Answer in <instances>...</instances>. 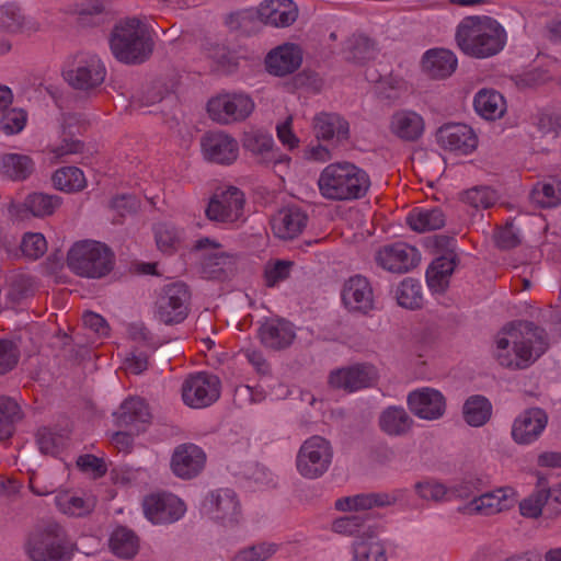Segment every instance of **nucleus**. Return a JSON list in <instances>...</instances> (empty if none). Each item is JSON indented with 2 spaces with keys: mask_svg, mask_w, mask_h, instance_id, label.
Here are the masks:
<instances>
[{
  "mask_svg": "<svg viewBox=\"0 0 561 561\" xmlns=\"http://www.w3.org/2000/svg\"><path fill=\"white\" fill-rule=\"evenodd\" d=\"M343 305L354 312L367 313L374 308V293L367 278L356 275L350 277L341 293Z\"/></svg>",
  "mask_w": 561,
  "mask_h": 561,
  "instance_id": "nucleus-26",
  "label": "nucleus"
},
{
  "mask_svg": "<svg viewBox=\"0 0 561 561\" xmlns=\"http://www.w3.org/2000/svg\"><path fill=\"white\" fill-rule=\"evenodd\" d=\"M344 53L348 60L363 62L374 57L375 47L368 37L354 35L346 42Z\"/></svg>",
  "mask_w": 561,
  "mask_h": 561,
  "instance_id": "nucleus-49",
  "label": "nucleus"
},
{
  "mask_svg": "<svg viewBox=\"0 0 561 561\" xmlns=\"http://www.w3.org/2000/svg\"><path fill=\"white\" fill-rule=\"evenodd\" d=\"M414 491L421 500L427 502H442L449 495V488L435 479L417 481Z\"/></svg>",
  "mask_w": 561,
  "mask_h": 561,
  "instance_id": "nucleus-51",
  "label": "nucleus"
},
{
  "mask_svg": "<svg viewBox=\"0 0 561 561\" xmlns=\"http://www.w3.org/2000/svg\"><path fill=\"white\" fill-rule=\"evenodd\" d=\"M446 217L437 207H415L407 216L408 226L416 232H427L445 226Z\"/></svg>",
  "mask_w": 561,
  "mask_h": 561,
  "instance_id": "nucleus-38",
  "label": "nucleus"
},
{
  "mask_svg": "<svg viewBox=\"0 0 561 561\" xmlns=\"http://www.w3.org/2000/svg\"><path fill=\"white\" fill-rule=\"evenodd\" d=\"M150 25L140 18H126L117 22L112 31L110 47L114 57L128 65L142 64L153 51Z\"/></svg>",
  "mask_w": 561,
  "mask_h": 561,
  "instance_id": "nucleus-3",
  "label": "nucleus"
},
{
  "mask_svg": "<svg viewBox=\"0 0 561 561\" xmlns=\"http://www.w3.org/2000/svg\"><path fill=\"white\" fill-rule=\"evenodd\" d=\"M494 356L503 367L524 369L547 350L545 331L530 322L504 327L495 336Z\"/></svg>",
  "mask_w": 561,
  "mask_h": 561,
  "instance_id": "nucleus-1",
  "label": "nucleus"
},
{
  "mask_svg": "<svg viewBox=\"0 0 561 561\" xmlns=\"http://www.w3.org/2000/svg\"><path fill=\"white\" fill-rule=\"evenodd\" d=\"M67 266L80 277L102 278L113 270L114 254L99 241H78L67 253Z\"/></svg>",
  "mask_w": 561,
  "mask_h": 561,
  "instance_id": "nucleus-6",
  "label": "nucleus"
},
{
  "mask_svg": "<svg viewBox=\"0 0 561 561\" xmlns=\"http://www.w3.org/2000/svg\"><path fill=\"white\" fill-rule=\"evenodd\" d=\"M456 39L468 56L488 58L499 54L505 46L506 33L493 19L469 16L458 25Z\"/></svg>",
  "mask_w": 561,
  "mask_h": 561,
  "instance_id": "nucleus-4",
  "label": "nucleus"
},
{
  "mask_svg": "<svg viewBox=\"0 0 561 561\" xmlns=\"http://www.w3.org/2000/svg\"><path fill=\"white\" fill-rule=\"evenodd\" d=\"M461 201L474 209H486L496 203L497 194L488 186H474L461 194Z\"/></svg>",
  "mask_w": 561,
  "mask_h": 561,
  "instance_id": "nucleus-48",
  "label": "nucleus"
},
{
  "mask_svg": "<svg viewBox=\"0 0 561 561\" xmlns=\"http://www.w3.org/2000/svg\"><path fill=\"white\" fill-rule=\"evenodd\" d=\"M54 186L67 193L78 192L87 186V179L83 172L77 167H64L53 175Z\"/></svg>",
  "mask_w": 561,
  "mask_h": 561,
  "instance_id": "nucleus-43",
  "label": "nucleus"
},
{
  "mask_svg": "<svg viewBox=\"0 0 561 561\" xmlns=\"http://www.w3.org/2000/svg\"><path fill=\"white\" fill-rule=\"evenodd\" d=\"M66 82L76 90L90 91L106 78V67L94 54H80L62 72Z\"/></svg>",
  "mask_w": 561,
  "mask_h": 561,
  "instance_id": "nucleus-9",
  "label": "nucleus"
},
{
  "mask_svg": "<svg viewBox=\"0 0 561 561\" xmlns=\"http://www.w3.org/2000/svg\"><path fill=\"white\" fill-rule=\"evenodd\" d=\"M376 262L389 272L405 273L419 264L420 253L405 242H394L378 250Z\"/></svg>",
  "mask_w": 561,
  "mask_h": 561,
  "instance_id": "nucleus-20",
  "label": "nucleus"
},
{
  "mask_svg": "<svg viewBox=\"0 0 561 561\" xmlns=\"http://www.w3.org/2000/svg\"><path fill=\"white\" fill-rule=\"evenodd\" d=\"M19 360V350L14 343L0 340V375L11 370Z\"/></svg>",
  "mask_w": 561,
  "mask_h": 561,
  "instance_id": "nucleus-61",
  "label": "nucleus"
},
{
  "mask_svg": "<svg viewBox=\"0 0 561 561\" xmlns=\"http://www.w3.org/2000/svg\"><path fill=\"white\" fill-rule=\"evenodd\" d=\"M312 129L317 139L337 140L348 136V123L336 113L320 112L312 119Z\"/></svg>",
  "mask_w": 561,
  "mask_h": 561,
  "instance_id": "nucleus-34",
  "label": "nucleus"
},
{
  "mask_svg": "<svg viewBox=\"0 0 561 561\" xmlns=\"http://www.w3.org/2000/svg\"><path fill=\"white\" fill-rule=\"evenodd\" d=\"M21 249L25 256L36 260L47 251V242L42 233L28 232L23 237Z\"/></svg>",
  "mask_w": 561,
  "mask_h": 561,
  "instance_id": "nucleus-58",
  "label": "nucleus"
},
{
  "mask_svg": "<svg viewBox=\"0 0 561 561\" xmlns=\"http://www.w3.org/2000/svg\"><path fill=\"white\" fill-rule=\"evenodd\" d=\"M277 551V543L263 541L239 551L233 561H267Z\"/></svg>",
  "mask_w": 561,
  "mask_h": 561,
  "instance_id": "nucleus-55",
  "label": "nucleus"
},
{
  "mask_svg": "<svg viewBox=\"0 0 561 561\" xmlns=\"http://www.w3.org/2000/svg\"><path fill=\"white\" fill-rule=\"evenodd\" d=\"M366 522L367 517L360 514L342 516L332 522L331 529L342 536H358L365 534Z\"/></svg>",
  "mask_w": 561,
  "mask_h": 561,
  "instance_id": "nucleus-52",
  "label": "nucleus"
},
{
  "mask_svg": "<svg viewBox=\"0 0 561 561\" xmlns=\"http://www.w3.org/2000/svg\"><path fill=\"white\" fill-rule=\"evenodd\" d=\"M35 171V161L24 153L9 152L0 157V175L4 179L22 182Z\"/></svg>",
  "mask_w": 561,
  "mask_h": 561,
  "instance_id": "nucleus-36",
  "label": "nucleus"
},
{
  "mask_svg": "<svg viewBox=\"0 0 561 561\" xmlns=\"http://www.w3.org/2000/svg\"><path fill=\"white\" fill-rule=\"evenodd\" d=\"M307 215L297 207H287L277 213L272 220V229L279 239H293L306 228Z\"/></svg>",
  "mask_w": 561,
  "mask_h": 561,
  "instance_id": "nucleus-32",
  "label": "nucleus"
},
{
  "mask_svg": "<svg viewBox=\"0 0 561 561\" xmlns=\"http://www.w3.org/2000/svg\"><path fill=\"white\" fill-rule=\"evenodd\" d=\"M545 514L549 518H557L561 515V483L545 491Z\"/></svg>",
  "mask_w": 561,
  "mask_h": 561,
  "instance_id": "nucleus-63",
  "label": "nucleus"
},
{
  "mask_svg": "<svg viewBox=\"0 0 561 561\" xmlns=\"http://www.w3.org/2000/svg\"><path fill=\"white\" fill-rule=\"evenodd\" d=\"M254 110V100L243 91L220 92L207 102L209 117L221 125L243 122Z\"/></svg>",
  "mask_w": 561,
  "mask_h": 561,
  "instance_id": "nucleus-7",
  "label": "nucleus"
},
{
  "mask_svg": "<svg viewBox=\"0 0 561 561\" xmlns=\"http://www.w3.org/2000/svg\"><path fill=\"white\" fill-rule=\"evenodd\" d=\"M32 561H70L73 543L56 522L36 524L26 534L23 545Z\"/></svg>",
  "mask_w": 561,
  "mask_h": 561,
  "instance_id": "nucleus-5",
  "label": "nucleus"
},
{
  "mask_svg": "<svg viewBox=\"0 0 561 561\" xmlns=\"http://www.w3.org/2000/svg\"><path fill=\"white\" fill-rule=\"evenodd\" d=\"M458 66L456 55L446 48H432L426 50L421 59V69L432 79H446L450 77Z\"/></svg>",
  "mask_w": 561,
  "mask_h": 561,
  "instance_id": "nucleus-30",
  "label": "nucleus"
},
{
  "mask_svg": "<svg viewBox=\"0 0 561 561\" xmlns=\"http://www.w3.org/2000/svg\"><path fill=\"white\" fill-rule=\"evenodd\" d=\"M378 378L375 366L356 364L333 370L329 376V383L335 389L355 392L373 386Z\"/></svg>",
  "mask_w": 561,
  "mask_h": 561,
  "instance_id": "nucleus-18",
  "label": "nucleus"
},
{
  "mask_svg": "<svg viewBox=\"0 0 561 561\" xmlns=\"http://www.w3.org/2000/svg\"><path fill=\"white\" fill-rule=\"evenodd\" d=\"M409 409L419 419L436 421L446 411V399L444 394L431 387H422L411 391L407 399Z\"/></svg>",
  "mask_w": 561,
  "mask_h": 561,
  "instance_id": "nucleus-22",
  "label": "nucleus"
},
{
  "mask_svg": "<svg viewBox=\"0 0 561 561\" xmlns=\"http://www.w3.org/2000/svg\"><path fill=\"white\" fill-rule=\"evenodd\" d=\"M456 266V254L448 251L435 259L426 270V283L434 293H443L449 284L450 276Z\"/></svg>",
  "mask_w": 561,
  "mask_h": 561,
  "instance_id": "nucleus-37",
  "label": "nucleus"
},
{
  "mask_svg": "<svg viewBox=\"0 0 561 561\" xmlns=\"http://www.w3.org/2000/svg\"><path fill=\"white\" fill-rule=\"evenodd\" d=\"M108 545L118 558L131 559L139 550V538L131 529L119 526L111 534Z\"/></svg>",
  "mask_w": 561,
  "mask_h": 561,
  "instance_id": "nucleus-42",
  "label": "nucleus"
},
{
  "mask_svg": "<svg viewBox=\"0 0 561 561\" xmlns=\"http://www.w3.org/2000/svg\"><path fill=\"white\" fill-rule=\"evenodd\" d=\"M302 49L294 43H284L268 51L265 67L268 73L285 77L298 70L302 64Z\"/></svg>",
  "mask_w": 561,
  "mask_h": 561,
  "instance_id": "nucleus-24",
  "label": "nucleus"
},
{
  "mask_svg": "<svg viewBox=\"0 0 561 561\" xmlns=\"http://www.w3.org/2000/svg\"><path fill=\"white\" fill-rule=\"evenodd\" d=\"M154 238L158 249L163 253H173L184 240V231L172 224H158L154 228Z\"/></svg>",
  "mask_w": 561,
  "mask_h": 561,
  "instance_id": "nucleus-45",
  "label": "nucleus"
},
{
  "mask_svg": "<svg viewBox=\"0 0 561 561\" xmlns=\"http://www.w3.org/2000/svg\"><path fill=\"white\" fill-rule=\"evenodd\" d=\"M220 396V380L207 373L191 375L182 385L183 402L193 409L211 405Z\"/></svg>",
  "mask_w": 561,
  "mask_h": 561,
  "instance_id": "nucleus-12",
  "label": "nucleus"
},
{
  "mask_svg": "<svg viewBox=\"0 0 561 561\" xmlns=\"http://www.w3.org/2000/svg\"><path fill=\"white\" fill-rule=\"evenodd\" d=\"M350 561H388L386 546L375 536L360 537L351 546Z\"/></svg>",
  "mask_w": 561,
  "mask_h": 561,
  "instance_id": "nucleus-39",
  "label": "nucleus"
},
{
  "mask_svg": "<svg viewBox=\"0 0 561 561\" xmlns=\"http://www.w3.org/2000/svg\"><path fill=\"white\" fill-rule=\"evenodd\" d=\"M117 425L135 428L139 432L150 420L148 405L140 398H129L122 402L114 413Z\"/></svg>",
  "mask_w": 561,
  "mask_h": 561,
  "instance_id": "nucleus-35",
  "label": "nucleus"
},
{
  "mask_svg": "<svg viewBox=\"0 0 561 561\" xmlns=\"http://www.w3.org/2000/svg\"><path fill=\"white\" fill-rule=\"evenodd\" d=\"M26 113L23 110L12 108L7 111L0 119V128L7 135L22 131L26 124Z\"/></svg>",
  "mask_w": 561,
  "mask_h": 561,
  "instance_id": "nucleus-59",
  "label": "nucleus"
},
{
  "mask_svg": "<svg viewBox=\"0 0 561 561\" xmlns=\"http://www.w3.org/2000/svg\"><path fill=\"white\" fill-rule=\"evenodd\" d=\"M190 293L182 283L165 286L156 302V318L164 324L182 322L188 312Z\"/></svg>",
  "mask_w": 561,
  "mask_h": 561,
  "instance_id": "nucleus-14",
  "label": "nucleus"
},
{
  "mask_svg": "<svg viewBox=\"0 0 561 561\" xmlns=\"http://www.w3.org/2000/svg\"><path fill=\"white\" fill-rule=\"evenodd\" d=\"M202 153L205 160L229 165L239 156V144L225 131H209L201 140Z\"/></svg>",
  "mask_w": 561,
  "mask_h": 561,
  "instance_id": "nucleus-21",
  "label": "nucleus"
},
{
  "mask_svg": "<svg viewBox=\"0 0 561 561\" xmlns=\"http://www.w3.org/2000/svg\"><path fill=\"white\" fill-rule=\"evenodd\" d=\"M545 508V490L535 491L519 503L520 514L528 518H537Z\"/></svg>",
  "mask_w": 561,
  "mask_h": 561,
  "instance_id": "nucleus-60",
  "label": "nucleus"
},
{
  "mask_svg": "<svg viewBox=\"0 0 561 561\" xmlns=\"http://www.w3.org/2000/svg\"><path fill=\"white\" fill-rule=\"evenodd\" d=\"M145 516L152 524H171L186 512L184 502L171 493H153L144 499Z\"/></svg>",
  "mask_w": 561,
  "mask_h": 561,
  "instance_id": "nucleus-16",
  "label": "nucleus"
},
{
  "mask_svg": "<svg viewBox=\"0 0 561 561\" xmlns=\"http://www.w3.org/2000/svg\"><path fill=\"white\" fill-rule=\"evenodd\" d=\"M394 296L401 307L416 309L423 300L422 285L414 278H404L396 288Z\"/></svg>",
  "mask_w": 561,
  "mask_h": 561,
  "instance_id": "nucleus-46",
  "label": "nucleus"
},
{
  "mask_svg": "<svg viewBox=\"0 0 561 561\" xmlns=\"http://www.w3.org/2000/svg\"><path fill=\"white\" fill-rule=\"evenodd\" d=\"M203 512L224 527H233L242 520L240 502L230 489H219L207 495L203 502Z\"/></svg>",
  "mask_w": 561,
  "mask_h": 561,
  "instance_id": "nucleus-10",
  "label": "nucleus"
},
{
  "mask_svg": "<svg viewBox=\"0 0 561 561\" xmlns=\"http://www.w3.org/2000/svg\"><path fill=\"white\" fill-rule=\"evenodd\" d=\"M516 501V491L511 486H502L473 496L459 507V512L468 516H493L512 508Z\"/></svg>",
  "mask_w": 561,
  "mask_h": 561,
  "instance_id": "nucleus-11",
  "label": "nucleus"
},
{
  "mask_svg": "<svg viewBox=\"0 0 561 561\" xmlns=\"http://www.w3.org/2000/svg\"><path fill=\"white\" fill-rule=\"evenodd\" d=\"M259 337L264 346L283 350L293 343L296 333L290 322L284 319H267L260 325Z\"/></svg>",
  "mask_w": 561,
  "mask_h": 561,
  "instance_id": "nucleus-31",
  "label": "nucleus"
},
{
  "mask_svg": "<svg viewBox=\"0 0 561 561\" xmlns=\"http://www.w3.org/2000/svg\"><path fill=\"white\" fill-rule=\"evenodd\" d=\"M531 201L541 207H556L561 203V181L538 183L531 191Z\"/></svg>",
  "mask_w": 561,
  "mask_h": 561,
  "instance_id": "nucleus-47",
  "label": "nucleus"
},
{
  "mask_svg": "<svg viewBox=\"0 0 561 561\" xmlns=\"http://www.w3.org/2000/svg\"><path fill=\"white\" fill-rule=\"evenodd\" d=\"M58 510L69 516H83L89 514L95 506L92 496L78 494L76 492L62 491L55 497Z\"/></svg>",
  "mask_w": 561,
  "mask_h": 561,
  "instance_id": "nucleus-41",
  "label": "nucleus"
},
{
  "mask_svg": "<svg viewBox=\"0 0 561 561\" xmlns=\"http://www.w3.org/2000/svg\"><path fill=\"white\" fill-rule=\"evenodd\" d=\"M409 491L396 489L390 492L359 493L335 500L334 508L343 513H362L374 507H385L407 501Z\"/></svg>",
  "mask_w": 561,
  "mask_h": 561,
  "instance_id": "nucleus-15",
  "label": "nucleus"
},
{
  "mask_svg": "<svg viewBox=\"0 0 561 561\" xmlns=\"http://www.w3.org/2000/svg\"><path fill=\"white\" fill-rule=\"evenodd\" d=\"M320 195L330 202H353L366 196L370 187L368 173L350 161L325 165L317 180Z\"/></svg>",
  "mask_w": 561,
  "mask_h": 561,
  "instance_id": "nucleus-2",
  "label": "nucleus"
},
{
  "mask_svg": "<svg viewBox=\"0 0 561 561\" xmlns=\"http://www.w3.org/2000/svg\"><path fill=\"white\" fill-rule=\"evenodd\" d=\"M60 205L57 196L33 193L24 202V207L36 217L51 215Z\"/></svg>",
  "mask_w": 561,
  "mask_h": 561,
  "instance_id": "nucleus-50",
  "label": "nucleus"
},
{
  "mask_svg": "<svg viewBox=\"0 0 561 561\" xmlns=\"http://www.w3.org/2000/svg\"><path fill=\"white\" fill-rule=\"evenodd\" d=\"M491 413V403L481 396H472L463 404V417L471 426H482L489 421Z\"/></svg>",
  "mask_w": 561,
  "mask_h": 561,
  "instance_id": "nucleus-44",
  "label": "nucleus"
},
{
  "mask_svg": "<svg viewBox=\"0 0 561 561\" xmlns=\"http://www.w3.org/2000/svg\"><path fill=\"white\" fill-rule=\"evenodd\" d=\"M0 27L11 33L26 27V19L18 5L7 3L0 7Z\"/></svg>",
  "mask_w": 561,
  "mask_h": 561,
  "instance_id": "nucleus-53",
  "label": "nucleus"
},
{
  "mask_svg": "<svg viewBox=\"0 0 561 561\" xmlns=\"http://www.w3.org/2000/svg\"><path fill=\"white\" fill-rule=\"evenodd\" d=\"M389 131L393 137L402 141L414 142L423 137L425 121L416 111L408 108L397 110L389 119Z\"/></svg>",
  "mask_w": 561,
  "mask_h": 561,
  "instance_id": "nucleus-25",
  "label": "nucleus"
},
{
  "mask_svg": "<svg viewBox=\"0 0 561 561\" xmlns=\"http://www.w3.org/2000/svg\"><path fill=\"white\" fill-rule=\"evenodd\" d=\"M19 414L20 408L14 400L0 397V440L11 436L12 424Z\"/></svg>",
  "mask_w": 561,
  "mask_h": 561,
  "instance_id": "nucleus-54",
  "label": "nucleus"
},
{
  "mask_svg": "<svg viewBox=\"0 0 561 561\" xmlns=\"http://www.w3.org/2000/svg\"><path fill=\"white\" fill-rule=\"evenodd\" d=\"M244 195L234 186L217 190L205 210L211 221L232 224L243 216Z\"/></svg>",
  "mask_w": 561,
  "mask_h": 561,
  "instance_id": "nucleus-13",
  "label": "nucleus"
},
{
  "mask_svg": "<svg viewBox=\"0 0 561 561\" xmlns=\"http://www.w3.org/2000/svg\"><path fill=\"white\" fill-rule=\"evenodd\" d=\"M206 462V455L202 448L194 444H184L175 448L171 468L175 476L182 479L196 477Z\"/></svg>",
  "mask_w": 561,
  "mask_h": 561,
  "instance_id": "nucleus-29",
  "label": "nucleus"
},
{
  "mask_svg": "<svg viewBox=\"0 0 561 561\" xmlns=\"http://www.w3.org/2000/svg\"><path fill=\"white\" fill-rule=\"evenodd\" d=\"M413 420L402 407H388L379 416V426L390 436L404 435L411 428Z\"/></svg>",
  "mask_w": 561,
  "mask_h": 561,
  "instance_id": "nucleus-40",
  "label": "nucleus"
},
{
  "mask_svg": "<svg viewBox=\"0 0 561 561\" xmlns=\"http://www.w3.org/2000/svg\"><path fill=\"white\" fill-rule=\"evenodd\" d=\"M197 251H207V257L203 263V275L207 278L219 279L230 270L233 259L225 252L221 245L214 239L201 238L195 244Z\"/></svg>",
  "mask_w": 561,
  "mask_h": 561,
  "instance_id": "nucleus-28",
  "label": "nucleus"
},
{
  "mask_svg": "<svg viewBox=\"0 0 561 561\" xmlns=\"http://www.w3.org/2000/svg\"><path fill=\"white\" fill-rule=\"evenodd\" d=\"M77 466L81 471L92 473L94 477H101L106 472L103 459L89 454L81 455L77 459Z\"/></svg>",
  "mask_w": 561,
  "mask_h": 561,
  "instance_id": "nucleus-64",
  "label": "nucleus"
},
{
  "mask_svg": "<svg viewBox=\"0 0 561 561\" xmlns=\"http://www.w3.org/2000/svg\"><path fill=\"white\" fill-rule=\"evenodd\" d=\"M473 108L480 117L495 121L504 116L507 103L504 95L497 90L483 88L473 98Z\"/></svg>",
  "mask_w": 561,
  "mask_h": 561,
  "instance_id": "nucleus-33",
  "label": "nucleus"
},
{
  "mask_svg": "<svg viewBox=\"0 0 561 561\" xmlns=\"http://www.w3.org/2000/svg\"><path fill=\"white\" fill-rule=\"evenodd\" d=\"M547 424L548 416L542 409H527L513 421L512 439L518 445H531L542 435Z\"/></svg>",
  "mask_w": 561,
  "mask_h": 561,
  "instance_id": "nucleus-23",
  "label": "nucleus"
},
{
  "mask_svg": "<svg viewBox=\"0 0 561 561\" xmlns=\"http://www.w3.org/2000/svg\"><path fill=\"white\" fill-rule=\"evenodd\" d=\"M257 19L273 27H288L299 15L297 4L293 0H264L256 9Z\"/></svg>",
  "mask_w": 561,
  "mask_h": 561,
  "instance_id": "nucleus-27",
  "label": "nucleus"
},
{
  "mask_svg": "<svg viewBox=\"0 0 561 561\" xmlns=\"http://www.w3.org/2000/svg\"><path fill=\"white\" fill-rule=\"evenodd\" d=\"M293 265L294 263L287 260H275L266 263L264 270L265 284L273 287L285 280L289 276Z\"/></svg>",
  "mask_w": 561,
  "mask_h": 561,
  "instance_id": "nucleus-57",
  "label": "nucleus"
},
{
  "mask_svg": "<svg viewBox=\"0 0 561 561\" xmlns=\"http://www.w3.org/2000/svg\"><path fill=\"white\" fill-rule=\"evenodd\" d=\"M438 146L455 156L471 154L478 147V137L468 125L449 124L436 134Z\"/></svg>",
  "mask_w": 561,
  "mask_h": 561,
  "instance_id": "nucleus-17",
  "label": "nucleus"
},
{
  "mask_svg": "<svg viewBox=\"0 0 561 561\" xmlns=\"http://www.w3.org/2000/svg\"><path fill=\"white\" fill-rule=\"evenodd\" d=\"M67 443V437L56 431L42 428L37 433V444L43 454L57 455Z\"/></svg>",
  "mask_w": 561,
  "mask_h": 561,
  "instance_id": "nucleus-56",
  "label": "nucleus"
},
{
  "mask_svg": "<svg viewBox=\"0 0 561 561\" xmlns=\"http://www.w3.org/2000/svg\"><path fill=\"white\" fill-rule=\"evenodd\" d=\"M242 145L244 150L250 152L257 163L264 165L285 163L286 167L289 165L290 158L275 148L273 136L267 131L257 129L245 133Z\"/></svg>",
  "mask_w": 561,
  "mask_h": 561,
  "instance_id": "nucleus-19",
  "label": "nucleus"
},
{
  "mask_svg": "<svg viewBox=\"0 0 561 561\" xmlns=\"http://www.w3.org/2000/svg\"><path fill=\"white\" fill-rule=\"evenodd\" d=\"M276 135L280 144L289 150L296 149L299 146L300 140L294 133L291 116L277 124Z\"/></svg>",
  "mask_w": 561,
  "mask_h": 561,
  "instance_id": "nucleus-62",
  "label": "nucleus"
},
{
  "mask_svg": "<svg viewBox=\"0 0 561 561\" xmlns=\"http://www.w3.org/2000/svg\"><path fill=\"white\" fill-rule=\"evenodd\" d=\"M333 458L331 443L319 435L307 438L296 457V468L306 479H318L330 468Z\"/></svg>",
  "mask_w": 561,
  "mask_h": 561,
  "instance_id": "nucleus-8",
  "label": "nucleus"
}]
</instances>
